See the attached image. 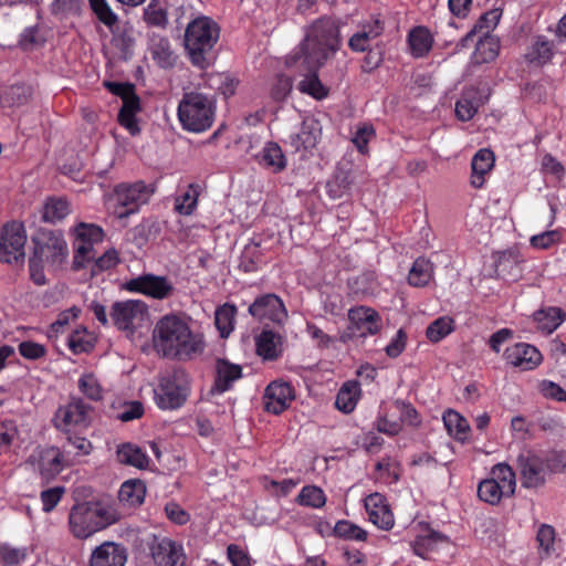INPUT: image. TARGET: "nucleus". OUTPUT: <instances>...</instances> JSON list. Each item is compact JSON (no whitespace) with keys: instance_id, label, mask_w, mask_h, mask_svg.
I'll use <instances>...</instances> for the list:
<instances>
[{"instance_id":"f257e3e1","label":"nucleus","mask_w":566,"mask_h":566,"mask_svg":"<svg viewBox=\"0 0 566 566\" xmlns=\"http://www.w3.org/2000/svg\"><path fill=\"white\" fill-rule=\"evenodd\" d=\"M338 44V29L332 21L319 19L307 28L304 40L290 55L291 63H301L308 71L297 85L302 93L316 99L328 95L317 71L337 51Z\"/></svg>"},{"instance_id":"f03ea898","label":"nucleus","mask_w":566,"mask_h":566,"mask_svg":"<svg viewBox=\"0 0 566 566\" xmlns=\"http://www.w3.org/2000/svg\"><path fill=\"white\" fill-rule=\"evenodd\" d=\"M153 346L164 358L189 360L203 353L206 343L203 335L192 331L185 317L167 314L154 327Z\"/></svg>"},{"instance_id":"7ed1b4c3","label":"nucleus","mask_w":566,"mask_h":566,"mask_svg":"<svg viewBox=\"0 0 566 566\" xmlns=\"http://www.w3.org/2000/svg\"><path fill=\"white\" fill-rule=\"evenodd\" d=\"M181 127L191 133L209 129L216 115V101L211 95L197 91L186 92L177 109Z\"/></svg>"},{"instance_id":"20e7f679","label":"nucleus","mask_w":566,"mask_h":566,"mask_svg":"<svg viewBox=\"0 0 566 566\" xmlns=\"http://www.w3.org/2000/svg\"><path fill=\"white\" fill-rule=\"evenodd\" d=\"M219 39L218 24L208 17L191 21L185 33V45L193 65L205 69L213 46Z\"/></svg>"},{"instance_id":"39448f33","label":"nucleus","mask_w":566,"mask_h":566,"mask_svg":"<svg viewBox=\"0 0 566 566\" xmlns=\"http://www.w3.org/2000/svg\"><path fill=\"white\" fill-rule=\"evenodd\" d=\"M116 521L113 512L98 503H80L72 507L69 524L72 534L81 539L87 538Z\"/></svg>"},{"instance_id":"423d86ee","label":"nucleus","mask_w":566,"mask_h":566,"mask_svg":"<svg viewBox=\"0 0 566 566\" xmlns=\"http://www.w3.org/2000/svg\"><path fill=\"white\" fill-rule=\"evenodd\" d=\"M154 392L158 408L163 410L180 408L190 392L188 374L184 369H175L172 373L163 376Z\"/></svg>"},{"instance_id":"0eeeda50","label":"nucleus","mask_w":566,"mask_h":566,"mask_svg":"<svg viewBox=\"0 0 566 566\" xmlns=\"http://www.w3.org/2000/svg\"><path fill=\"white\" fill-rule=\"evenodd\" d=\"M516 478L512 468L505 463H497L491 470V478L479 483L478 495L480 500L496 505L503 497L514 494Z\"/></svg>"},{"instance_id":"6e6552de","label":"nucleus","mask_w":566,"mask_h":566,"mask_svg":"<svg viewBox=\"0 0 566 566\" xmlns=\"http://www.w3.org/2000/svg\"><path fill=\"white\" fill-rule=\"evenodd\" d=\"M155 189L144 181L134 184H119L114 189V214L124 219L136 213L143 205H146Z\"/></svg>"},{"instance_id":"1a4fd4ad","label":"nucleus","mask_w":566,"mask_h":566,"mask_svg":"<svg viewBox=\"0 0 566 566\" xmlns=\"http://www.w3.org/2000/svg\"><path fill=\"white\" fill-rule=\"evenodd\" d=\"M109 316L118 329L134 332L147 319L148 306L140 300L115 302Z\"/></svg>"},{"instance_id":"9d476101","label":"nucleus","mask_w":566,"mask_h":566,"mask_svg":"<svg viewBox=\"0 0 566 566\" xmlns=\"http://www.w3.org/2000/svg\"><path fill=\"white\" fill-rule=\"evenodd\" d=\"M249 314L261 323L283 324L287 310L280 296L266 293L258 296L248 308Z\"/></svg>"},{"instance_id":"9b49d317","label":"nucleus","mask_w":566,"mask_h":566,"mask_svg":"<svg viewBox=\"0 0 566 566\" xmlns=\"http://www.w3.org/2000/svg\"><path fill=\"white\" fill-rule=\"evenodd\" d=\"M25 233L20 223H10L3 228L0 237V262L19 263L24 260Z\"/></svg>"},{"instance_id":"f8f14e48","label":"nucleus","mask_w":566,"mask_h":566,"mask_svg":"<svg viewBox=\"0 0 566 566\" xmlns=\"http://www.w3.org/2000/svg\"><path fill=\"white\" fill-rule=\"evenodd\" d=\"M91 419V408L81 399H74L65 406L59 407L53 423L56 429L71 431L72 429L86 428Z\"/></svg>"},{"instance_id":"ddd939ff","label":"nucleus","mask_w":566,"mask_h":566,"mask_svg":"<svg viewBox=\"0 0 566 566\" xmlns=\"http://www.w3.org/2000/svg\"><path fill=\"white\" fill-rule=\"evenodd\" d=\"M125 289L155 300L168 298L175 291L174 284L166 276L143 274L126 282Z\"/></svg>"},{"instance_id":"4468645a","label":"nucleus","mask_w":566,"mask_h":566,"mask_svg":"<svg viewBox=\"0 0 566 566\" xmlns=\"http://www.w3.org/2000/svg\"><path fill=\"white\" fill-rule=\"evenodd\" d=\"M517 461L524 488L535 489L545 483L551 471L547 461L535 454H521Z\"/></svg>"},{"instance_id":"2eb2a0df","label":"nucleus","mask_w":566,"mask_h":566,"mask_svg":"<svg viewBox=\"0 0 566 566\" xmlns=\"http://www.w3.org/2000/svg\"><path fill=\"white\" fill-rule=\"evenodd\" d=\"M349 329L361 337L373 336L381 328V317L371 307L356 306L348 311Z\"/></svg>"},{"instance_id":"dca6fc26","label":"nucleus","mask_w":566,"mask_h":566,"mask_svg":"<svg viewBox=\"0 0 566 566\" xmlns=\"http://www.w3.org/2000/svg\"><path fill=\"white\" fill-rule=\"evenodd\" d=\"M34 254L40 261L59 265L67 254V245L61 234L45 232L35 241Z\"/></svg>"},{"instance_id":"f3484780","label":"nucleus","mask_w":566,"mask_h":566,"mask_svg":"<svg viewBox=\"0 0 566 566\" xmlns=\"http://www.w3.org/2000/svg\"><path fill=\"white\" fill-rule=\"evenodd\" d=\"M150 553L158 566H185L187 559L182 545L169 537L155 538Z\"/></svg>"},{"instance_id":"a211bd4d","label":"nucleus","mask_w":566,"mask_h":566,"mask_svg":"<svg viewBox=\"0 0 566 566\" xmlns=\"http://www.w3.org/2000/svg\"><path fill=\"white\" fill-rule=\"evenodd\" d=\"M30 462L45 481L55 478L64 467L63 454L55 447L38 450L30 457Z\"/></svg>"},{"instance_id":"6ab92c4d","label":"nucleus","mask_w":566,"mask_h":566,"mask_svg":"<svg viewBox=\"0 0 566 566\" xmlns=\"http://www.w3.org/2000/svg\"><path fill=\"white\" fill-rule=\"evenodd\" d=\"M127 559L128 552L124 545L104 542L92 551L87 566H125Z\"/></svg>"},{"instance_id":"aec40b11","label":"nucleus","mask_w":566,"mask_h":566,"mask_svg":"<svg viewBox=\"0 0 566 566\" xmlns=\"http://www.w3.org/2000/svg\"><path fill=\"white\" fill-rule=\"evenodd\" d=\"M504 359L521 370H532L542 363L543 357L535 346L516 343L505 349Z\"/></svg>"},{"instance_id":"412c9836","label":"nucleus","mask_w":566,"mask_h":566,"mask_svg":"<svg viewBox=\"0 0 566 566\" xmlns=\"http://www.w3.org/2000/svg\"><path fill=\"white\" fill-rule=\"evenodd\" d=\"M263 399L266 411L280 415L294 400V390L287 382L272 381L266 387Z\"/></svg>"},{"instance_id":"4be33fe9","label":"nucleus","mask_w":566,"mask_h":566,"mask_svg":"<svg viewBox=\"0 0 566 566\" xmlns=\"http://www.w3.org/2000/svg\"><path fill=\"white\" fill-rule=\"evenodd\" d=\"M365 509L369 521L381 530H390L394 526V514L385 496L373 493L365 499Z\"/></svg>"},{"instance_id":"5701e85b","label":"nucleus","mask_w":566,"mask_h":566,"mask_svg":"<svg viewBox=\"0 0 566 566\" xmlns=\"http://www.w3.org/2000/svg\"><path fill=\"white\" fill-rule=\"evenodd\" d=\"M322 135L319 123L312 118H305L298 130L290 136V144L296 150H308L316 147Z\"/></svg>"},{"instance_id":"b1692460","label":"nucleus","mask_w":566,"mask_h":566,"mask_svg":"<svg viewBox=\"0 0 566 566\" xmlns=\"http://www.w3.org/2000/svg\"><path fill=\"white\" fill-rule=\"evenodd\" d=\"M384 30V21L375 17L370 21L365 22L361 29L350 36L348 46L354 52H366L370 49V42L380 36Z\"/></svg>"},{"instance_id":"393cba45","label":"nucleus","mask_w":566,"mask_h":566,"mask_svg":"<svg viewBox=\"0 0 566 566\" xmlns=\"http://www.w3.org/2000/svg\"><path fill=\"white\" fill-rule=\"evenodd\" d=\"M494 166V154L490 149L482 148L473 156L471 160L470 184L473 188H481L485 182L486 176Z\"/></svg>"},{"instance_id":"a878e982","label":"nucleus","mask_w":566,"mask_h":566,"mask_svg":"<svg viewBox=\"0 0 566 566\" xmlns=\"http://www.w3.org/2000/svg\"><path fill=\"white\" fill-rule=\"evenodd\" d=\"M242 376L241 366L231 364L228 360L219 359L216 364V380L213 390L222 394L229 390L233 381Z\"/></svg>"},{"instance_id":"bb28decb","label":"nucleus","mask_w":566,"mask_h":566,"mask_svg":"<svg viewBox=\"0 0 566 566\" xmlns=\"http://www.w3.org/2000/svg\"><path fill=\"white\" fill-rule=\"evenodd\" d=\"M482 94L475 88L465 90L455 103V115L462 122L470 120L483 105Z\"/></svg>"},{"instance_id":"cd10ccee","label":"nucleus","mask_w":566,"mask_h":566,"mask_svg":"<svg viewBox=\"0 0 566 566\" xmlns=\"http://www.w3.org/2000/svg\"><path fill=\"white\" fill-rule=\"evenodd\" d=\"M149 52L153 60L163 69L175 64L176 55L167 38L153 34L149 39Z\"/></svg>"},{"instance_id":"c85d7f7f","label":"nucleus","mask_w":566,"mask_h":566,"mask_svg":"<svg viewBox=\"0 0 566 566\" xmlns=\"http://www.w3.org/2000/svg\"><path fill=\"white\" fill-rule=\"evenodd\" d=\"M256 353L263 359L274 360L282 353V338L272 331L264 329L256 338Z\"/></svg>"},{"instance_id":"c756f323","label":"nucleus","mask_w":566,"mask_h":566,"mask_svg":"<svg viewBox=\"0 0 566 566\" xmlns=\"http://www.w3.org/2000/svg\"><path fill=\"white\" fill-rule=\"evenodd\" d=\"M433 38L424 27H416L408 34V44L411 55L423 57L432 48Z\"/></svg>"},{"instance_id":"7c9ffc66","label":"nucleus","mask_w":566,"mask_h":566,"mask_svg":"<svg viewBox=\"0 0 566 566\" xmlns=\"http://www.w3.org/2000/svg\"><path fill=\"white\" fill-rule=\"evenodd\" d=\"M199 195L200 187L198 185L190 184L181 189L175 197V211L182 216L192 214L197 208Z\"/></svg>"},{"instance_id":"2f4dec72","label":"nucleus","mask_w":566,"mask_h":566,"mask_svg":"<svg viewBox=\"0 0 566 566\" xmlns=\"http://www.w3.org/2000/svg\"><path fill=\"white\" fill-rule=\"evenodd\" d=\"M360 397V387L357 381L345 382L337 392L335 406L343 413H350Z\"/></svg>"},{"instance_id":"473e14b6","label":"nucleus","mask_w":566,"mask_h":566,"mask_svg":"<svg viewBox=\"0 0 566 566\" xmlns=\"http://www.w3.org/2000/svg\"><path fill=\"white\" fill-rule=\"evenodd\" d=\"M565 313L558 307H547L534 313L537 329L543 333H553L565 319Z\"/></svg>"},{"instance_id":"72a5a7b5","label":"nucleus","mask_w":566,"mask_h":566,"mask_svg":"<svg viewBox=\"0 0 566 566\" xmlns=\"http://www.w3.org/2000/svg\"><path fill=\"white\" fill-rule=\"evenodd\" d=\"M117 459L120 463L137 469H146L149 464L148 455L136 444L124 443L117 449Z\"/></svg>"},{"instance_id":"f704fd0d","label":"nucleus","mask_w":566,"mask_h":566,"mask_svg":"<svg viewBox=\"0 0 566 566\" xmlns=\"http://www.w3.org/2000/svg\"><path fill=\"white\" fill-rule=\"evenodd\" d=\"M443 423L455 440L464 442L469 439L470 426L468 420L459 412L449 409L443 413Z\"/></svg>"},{"instance_id":"c9c22d12","label":"nucleus","mask_w":566,"mask_h":566,"mask_svg":"<svg viewBox=\"0 0 566 566\" xmlns=\"http://www.w3.org/2000/svg\"><path fill=\"white\" fill-rule=\"evenodd\" d=\"M140 111V104L138 96L125 98L119 113L118 122L126 128L132 135L139 133V127L136 120V114Z\"/></svg>"},{"instance_id":"e433bc0d","label":"nucleus","mask_w":566,"mask_h":566,"mask_svg":"<svg viewBox=\"0 0 566 566\" xmlns=\"http://www.w3.org/2000/svg\"><path fill=\"white\" fill-rule=\"evenodd\" d=\"M433 279V264L424 259L418 258L408 274V283L415 287H423Z\"/></svg>"},{"instance_id":"4c0bfd02","label":"nucleus","mask_w":566,"mask_h":566,"mask_svg":"<svg viewBox=\"0 0 566 566\" xmlns=\"http://www.w3.org/2000/svg\"><path fill=\"white\" fill-rule=\"evenodd\" d=\"M146 495V485L140 480H128L124 482L118 492V499L128 506L140 505Z\"/></svg>"},{"instance_id":"58836bf2","label":"nucleus","mask_w":566,"mask_h":566,"mask_svg":"<svg viewBox=\"0 0 566 566\" xmlns=\"http://www.w3.org/2000/svg\"><path fill=\"white\" fill-rule=\"evenodd\" d=\"M499 41L493 36L485 35L476 43L472 61L476 64L492 62L499 55Z\"/></svg>"},{"instance_id":"ea45409f","label":"nucleus","mask_w":566,"mask_h":566,"mask_svg":"<svg viewBox=\"0 0 566 566\" xmlns=\"http://www.w3.org/2000/svg\"><path fill=\"white\" fill-rule=\"evenodd\" d=\"M260 164L271 168L274 172L281 171L286 166L285 156L276 143H268L259 155Z\"/></svg>"},{"instance_id":"a19ab883","label":"nucleus","mask_w":566,"mask_h":566,"mask_svg":"<svg viewBox=\"0 0 566 566\" xmlns=\"http://www.w3.org/2000/svg\"><path fill=\"white\" fill-rule=\"evenodd\" d=\"M144 20L150 27L165 28L168 23L166 0H150L144 9Z\"/></svg>"},{"instance_id":"79ce46f5","label":"nucleus","mask_w":566,"mask_h":566,"mask_svg":"<svg viewBox=\"0 0 566 566\" xmlns=\"http://www.w3.org/2000/svg\"><path fill=\"white\" fill-rule=\"evenodd\" d=\"M69 213L70 206L65 199L51 198L43 206L42 219L45 222L55 223L64 219Z\"/></svg>"},{"instance_id":"37998d69","label":"nucleus","mask_w":566,"mask_h":566,"mask_svg":"<svg viewBox=\"0 0 566 566\" xmlns=\"http://www.w3.org/2000/svg\"><path fill=\"white\" fill-rule=\"evenodd\" d=\"M237 308L233 304H223L214 313V323L222 337H227L234 327Z\"/></svg>"},{"instance_id":"c03bdc74","label":"nucleus","mask_w":566,"mask_h":566,"mask_svg":"<svg viewBox=\"0 0 566 566\" xmlns=\"http://www.w3.org/2000/svg\"><path fill=\"white\" fill-rule=\"evenodd\" d=\"M454 329V321L450 316H442L434 319L428 327L426 335L432 343H438L447 337Z\"/></svg>"},{"instance_id":"a18cd8bd","label":"nucleus","mask_w":566,"mask_h":566,"mask_svg":"<svg viewBox=\"0 0 566 566\" xmlns=\"http://www.w3.org/2000/svg\"><path fill=\"white\" fill-rule=\"evenodd\" d=\"M553 55V43L542 35L536 38L527 54L531 62H536L538 64L547 63L551 61Z\"/></svg>"},{"instance_id":"49530a36","label":"nucleus","mask_w":566,"mask_h":566,"mask_svg":"<svg viewBox=\"0 0 566 566\" xmlns=\"http://www.w3.org/2000/svg\"><path fill=\"white\" fill-rule=\"evenodd\" d=\"M297 502L304 506L321 509L326 503V496L321 488L315 485H306L297 495Z\"/></svg>"},{"instance_id":"de8ad7c7","label":"nucleus","mask_w":566,"mask_h":566,"mask_svg":"<svg viewBox=\"0 0 566 566\" xmlns=\"http://www.w3.org/2000/svg\"><path fill=\"white\" fill-rule=\"evenodd\" d=\"M94 244L95 243H91L88 241L75 239L73 258L74 269H83L88 262L95 260Z\"/></svg>"},{"instance_id":"09e8293b","label":"nucleus","mask_w":566,"mask_h":566,"mask_svg":"<svg viewBox=\"0 0 566 566\" xmlns=\"http://www.w3.org/2000/svg\"><path fill=\"white\" fill-rule=\"evenodd\" d=\"M78 389L91 400L98 401L103 398V388L93 374H83L80 377Z\"/></svg>"},{"instance_id":"8fccbe9b","label":"nucleus","mask_w":566,"mask_h":566,"mask_svg":"<svg viewBox=\"0 0 566 566\" xmlns=\"http://www.w3.org/2000/svg\"><path fill=\"white\" fill-rule=\"evenodd\" d=\"M88 2L97 19L113 32L118 18L106 0H88Z\"/></svg>"},{"instance_id":"3c124183","label":"nucleus","mask_w":566,"mask_h":566,"mask_svg":"<svg viewBox=\"0 0 566 566\" xmlns=\"http://www.w3.org/2000/svg\"><path fill=\"white\" fill-rule=\"evenodd\" d=\"M88 2L97 19L113 32L118 18L106 0H88Z\"/></svg>"},{"instance_id":"603ef678","label":"nucleus","mask_w":566,"mask_h":566,"mask_svg":"<svg viewBox=\"0 0 566 566\" xmlns=\"http://www.w3.org/2000/svg\"><path fill=\"white\" fill-rule=\"evenodd\" d=\"M501 15H502V12L499 9H493V10L485 12L480 18L478 23L475 24L474 30L471 31L470 33H468L467 36L463 39V41H468L469 39H471L476 29L479 31L488 34L491 30H493L497 25V23L501 19Z\"/></svg>"},{"instance_id":"864d4df0","label":"nucleus","mask_w":566,"mask_h":566,"mask_svg":"<svg viewBox=\"0 0 566 566\" xmlns=\"http://www.w3.org/2000/svg\"><path fill=\"white\" fill-rule=\"evenodd\" d=\"M335 533L346 539L365 541L367 532L359 526L348 522L339 521L335 525Z\"/></svg>"},{"instance_id":"5fc2aeb1","label":"nucleus","mask_w":566,"mask_h":566,"mask_svg":"<svg viewBox=\"0 0 566 566\" xmlns=\"http://www.w3.org/2000/svg\"><path fill=\"white\" fill-rule=\"evenodd\" d=\"M145 412L144 406L140 401L133 400L124 402L117 413V419L123 422H129L139 419Z\"/></svg>"},{"instance_id":"6e6d98bb","label":"nucleus","mask_w":566,"mask_h":566,"mask_svg":"<svg viewBox=\"0 0 566 566\" xmlns=\"http://www.w3.org/2000/svg\"><path fill=\"white\" fill-rule=\"evenodd\" d=\"M375 137V129L370 124H361L357 127L353 135L352 142L357 149L365 154L367 151L368 143Z\"/></svg>"},{"instance_id":"4d7b16f0","label":"nucleus","mask_w":566,"mask_h":566,"mask_svg":"<svg viewBox=\"0 0 566 566\" xmlns=\"http://www.w3.org/2000/svg\"><path fill=\"white\" fill-rule=\"evenodd\" d=\"M103 230L98 226L81 223L75 229V239L98 243L103 240Z\"/></svg>"},{"instance_id":"13d9d810","label":"nucleus","mask_w":566,"mask_h":566,"mask_svg":"<svg viewBox=\"0 0 566 566\" xmlns=\"http://www.w3.org/2000/svg\"><path fill=\"white\" fill-rule=\"evenodd\" d=\"M64 493V486H54L43 490L40 495L43 511L46 513L53 511L61 501Z\"/></svg>"},{"instance_id":"bf43d9fd","label":"nucleus","mask_w":566,"mask_h":566,"mask_svg":"<svg viewBox=\"0 0 566 566\" xmlns=\"http://www.w3.org/2000/svg\"><path fill=\"white\" fill-rule=\"evenodd\" d=\"M18 424L12 420L0 422V451L7 450L18 438Z\"/></svg>"},{"instance_id":"052dcab7","label":"nucleus","mask_w":566,"mask_h":566,"mask_svg":"<svg viewBox=\"0 0 566 566\" xmlns=\"http://www.w3.org/2000/svg\"><path fill=\"white\" fill-rule=\"evenodd\" d=\"M291 90H292L291 78L286 75H279V76H276V78L272 85L271 96L275 101H283L291 93Z\"/></svg>"},{"instance_id":"680f3d73","label":"nucleus","mask_w":566,"mask_h":566,"mask_svg":"<svg viewBox=\"0 0 566 566\" xmlns=\"http://www.w3.org/2000/svg\"><path fill=\"white\" fill-rule=\"evenodd\" d=\"M19 353L27 359L35 360L43 357L46 353V349L39 343L25 340L19 345Z\"/></svg>"},{"instance_id":"e2e57ef3","label":"nucleus","mask_w":566,"mask_h":566,"mask_svg":"<svg viewBox=\"0 0 566 566\" xmlns=\"http://www.w3.org/2000/svg\"><path fill=\"white\" fill-rule=\"evenodd\" d=\"M559 233L557 231H544L539 234H535L531 238L530 242L533 248L536 249H548L554 243L559 241Z\"/></svg>"},{"instance_id":"0e129e2a","label":"nucleus","mask_w":566,"mask_h":566,"mask_svg":"<svg viewBox=\"0 0 566 566\" xmlns=\"http://www.w3.org/2000/svg\"><path fill=\"white\" fill-rule=\"evenodd\" d=\"M537 542L541 549L546 554L551 552L555 543V531L551 525L543 524L537 532Z\"/></svg>"},{"instance_id":"69168bd1","label":"nucleus","mask_w":566,"mask_h":566,"mask_svg":"<svg viewBox=\"0 0 566 566\" xmlns=\"http://www.w3.org/2000/svg\"><path fill=\"white\" fill-rule=\"evenodd\" d=\"M538 388L546 398L566 402V390L554 381L543 380L539 382Z\"/></svg>"},{"instance_id":"338daca9","label":"nucleus","mask_w":566,"mask_h":566,"mask_svg":"<svg viewBox=\"0 0 566 566\" xmlns=\"http://www.w3.org/2000/svg\"><path fill=\"white\" fill-rule=\"evenodd\" d=\"M165 514L169 521L178 525L186 524L190 518L189 514L178 503L175 502H169L166 504Z\"/></svg>"},{"instance_id":"774afa93","label":"nucleus","mask_w":566,"mask_h":566,"mask_svg":"<svg viewBox=\"0 0 566 566\" xmlns=\"http://www.w3.org/2000/svg\"><path fill=\"white\" fill-rule=\"evenodd\" d=\"M227 554L232 566H251L250 557L240 546L231 544L227 548Z\"/></svg>"}]
</instances>
